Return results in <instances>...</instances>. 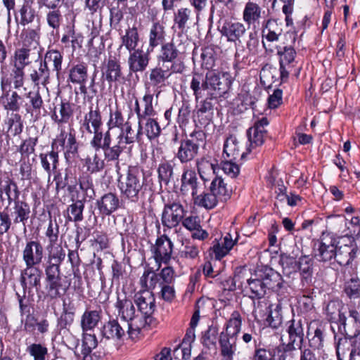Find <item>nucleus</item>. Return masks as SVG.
I'll use <instances>...</instances> for the list:
<instances>
[{"label": "nucleus", "instance_id": "obj_1", "mask_svg": "<svg viewBox=\"0 0 360 360\" xmlns=\"http://www.w3.org/2000/svg\"><path fill=\"white\" fill-rule=\"evenodd\" d=\"M231 84L232 78L229 73L207 71L205 76L202 73L194 72L190 87L198 101L205 95L210 99L221 96L229 90Z\"/></svg>", "mask_w": 360, "mask_h": 360}, {"label": "nucleus", "instance_id": "obj_2", "mask_svg": "<svg viewBox=\"0 0 360 360\" xmlns=\"http://www.w3.org/2000/svg\"><path fill=\"white\" fill-rule=\"evenodd\" d=\"M145 179L135 167H129L124 176L118 180V187L123 198L137 202L144 195Z\"/></svg>", "mask_w": 360, "mask_h": 360}, {"label": "nucleus", "instance_id": "obj_3", "mask_svg": "<svg viewBox=\"0 0 360 360\" xmlns=\"http://www.w3.org/2000/svg\"><path fill=\"white\" fill-rule=\"evenodd\" d=\"M186 212V208L180 202L174 201L165 204L161 215L164 229H171L179 226Z\"/></svg>", "mask_w": 360, "mask_h": 360}, {"label": "nucleus", "instance_id": "obj_4", "mask_svg": "<svg viewBox=\"0 0 360 360\" xmlns=\"http://www.w3.org/2000/svg\"><path fill=\"white\" fill-rule=\"evenodd\" d=\"M344 307L339 309L338 323L347 337H354L360 333V314L354 307L349 308L348 315Z\"/></svg>", "mask_w": 360, "mask_h": 360}, {"label": "nucleus", "instance_id": "obj_5", "mask_svg": "<svg viewBox=\"0 0 360 360\" xmlns=\"http://www.w3.org/2000/svg\"><path fill=\"white\" fill-rule=\"evenodd\" d=\"M337 240L330 235L323 236L314 245V258L321 262H330L335 257Z\"/></svg>", "mask_w": 360, "mask_h": 360}, {"label": "nucleus", "instance_id": "obj_6", "mask_svg": "<svg viewBox=\"0 0 360 360\" xmlns=\"http://www.w3.org/2000/svg\"><path fill=\"white\" fill-rule=\"evenodd\" d=\"M205 181L199 179L195 171L185 169L181 175L180 191L183 194L190 193L193 199L205 189Z\"/></svg>", "mask_w": 360, "mask_h": 360}, {"label": "nucleus", "instance_id": "obj_7", "mask_svg": "<svg viewBox=\"0 0 360 360\" xmlns=\"http://www.w3.org/2000/svg\"><path fill=\"white\" fill-rule=\"evenodd\" d=\"M44 257V248L39 240L27 241L22 252V261L25 266L39 265Z\"/></svg>", "mask_w": 360, "mask_h": 360}, {"label": "nucleus", "instance_id": "obj_8", "mask_svg": "<svg viewBox=\"0 0 360 360\" xmlns=\"http://www.w3.org/2000/svg\"><path fill=\"white\" fill-rule=\"evenodd\" d=\"M173 250V243L166 235L158 238L155 244L152 246L151 251L158 264V269L160 268L161 262L167 264L171 259Z\"/></svg>", "mask_w": 360, "mask_h": 360}, {"label": "nucleus", "instance_id": "obj_9", "mask_svg": "<svg viewBox=\"0 0 360 360\" xmlns=\"http://www.w3.org/2000/svg\"><path fill=\"white\" fill-rule=\"evenodd\" d=\"M42 271L37 266H25V268L21 271L20 282V285L25 292L28 290L30 292L32 288L37 291L41 286V278Z\"/></svg>", "mask_w": 360, "mask_h": 360}, {"label": "nucleus", "instance_id": "obj_10", "mask_svg": "<svg viewBox=\"0 0 360 360\" xmlns=\"http://www.w3.org/2000/svg\"><path fill=\"white\" fill-rule=\"evenodd\" d=\"M269 124V121L266 117H262L261 120L256 122L253 127H250L248 131L247 135L250 145L247 148L248 153L252 148H255L262 146L264 142V137L266 134V130L264 129Z\"/></svg>", "mask_w": 360, "mask_h": 360}, {"label": "nucleus", "instance_id": "obj_11", "mask_svg": "<svg viewBox=\"0 0 360 360\" xmlns=\"http://www.w3.org/2000/svg\"><path fill=\"white\" fill-rule=\"evenodd\" d=\"M129 53L127 64L129 72L133 73L144 72L150 59L149 53L140 49Z\"/></svg>", "mask_w": 360, "mask_h": 360}, {"label": "nucleus", "instance_id": "obj_12", "mask_svg": "<svg viewBox=\"0 0 360 360\" xmlns=\"http://www.w3.org/2000/svg\"><path fill=\"white\" fill-rule=\"evenodd\" d=\"M256 276L263 281L267 290L278 291L282 288V276L270 267L264 266L257 269Z\"/></svg>", "mask_w": 360, "mask_h": 360}, {"label": "nucleus", "instance_id": "obj_13", "mask_svg": "<svg viewBox=\"0 0 360 360\" xmlns=\"http://www.w3.org/2000/svg\"><path fill=\"white\" fill-rule=\"evenodd\" d=\"M102 77L111 86L112 82H120L124 79L122 68L118 59L110 57L103 64L102 69Z\"/></svg>", "mask_w": 360, "mask_h": 360}, {"label": "nucleus", "instance_id": "obj_14", "mask_svg": "<svg viewBox=\"0 0 360 360\" xmlns=\"http://www.w3.org/2000/svg\"><path fill=\"white\" fill-rule=\"evenodd\" d=\"M135 302L140 313L146 318H151L155 309V300L151 292L143 290L135 295Z\"/></svg>", "mask_w": 360, "mask_h": 360}, {"label": "nucleus", "instance_id": "obj_15", "mask_svg": "<svg viewBox=\"0 0 360 360\" xmlns=\"http://www.w3.org/2000/svg\"><path fill=\"white\" fill-rule=\"evenodd\" d=\"M278 54L280 56V74L282 81H285L288 78L289 74L291 72L293 65L292 63L295 60L296 52L291 46H285L283 49L278 51Z\"/></svg>", "mask_w": 360, "mask_h": 360}, {"label": "nucleus", "instance_id": "obj_16", "mask_svg": "<svg viewBox=\"0 0 360 360\" xmlns=\"http://www.w3.org/2000/svg\"><path fill=\"white\" fill-rule=\"evenodd\" d=\"M142 122L138 121V129L135 131L129 122H126L124 124L120 127V133L117 136V139L120 140L126 146L129 144L140 141L141 136L143 134Z\"/></svg>", "mask_w": 360, "mask_h": 360}, {"label": "nucleus", "instance_id": "obj_17", "mask_svg": "<svg viewBox=\"0 0 360 360\" xmlns=\"http://www.w3.org/2000/svg\"><path fill=\"white\" fill-rule=\"evenodd\" d=\"M102 126V117L98 108H94L91 106L89 111L84 115L83 120L80 122V129L83 132H86L91 130L101 129Z\"/></svg>", "mask_w": 360, "mask_h": 360}, {"label": "nucleus", "instance_id": "obj_18", "mask_svg": "<svg viewBox=\"0 0 360 360\" xmlns=\"http://www.w3.org/2000/svg\"><path fill=\"white\" fill-rule=\"evenodd\" d=\"M120 199L114 193H107L97 200L96 205L99 213L102 215L109 216L120 207Z\"/></svg>", "mask_w": 360, "mask_h": 360}, {"label": "nucleus", "instance_id": "obj_19", "mask_svg": "<svg viewBox=\"0 0 360 360\" xmlns=\"http://www.w3.org/2000/svg\"><path fill=\"white\" fill-rule=\"evenodd\" d=\"M221 34L226 37L227 41L236 45L241 42V39L246 33L245 25L239 22L225 23L221 30Z\"/></svg>", "mask_w": 360, "mask_h": 360}, {"label": "nucleus", "instance_id": "obj_20", "mask_svg": "<svg viewBox=\"0 0 360 360\" xmlns=\"http://www.w3.org/2000/svg\"><path fill=\"white\" fill-rule=\"evenodd\" d=\"M290 341L288 343L287 348H295L298 347L302 349V345L304 340V329L301 320L292 319L290 321L288 328Z\"/></svg>", "mask_w": 360, "mask_h": 360}, {"label": "nucleus", "instance_id": "obj_21", "mask_svg": "<svg viewBox=\"0 0 360 360\" xmlns=\"http://www.w3.org/2000/svg\"><path fill=\"white\" fill-rule=\"evenodd\" d=\"M57 146H60L65 149V155H74L77 153L78 145L75 135L72 132L67 133L62 130L52 143L53 148H57Z\"/></svg>", "mask_w": 360, "mask_h": 360}, {"label": "nucleus", "instance_id": "obj_22", "mask_svg": "<svg viewBox=\"0 0 360 360\" xmlns=\"http://www.w3.org/2000/svg\"><path fill=\"white\" fill-rule=\"evenodd\" d=\"M126 323L121 325L117 320L112 319L105 323L101 329L103 337L107 339H112L115 340H121L126 334L127 329Z\"/></svg>", "mask_w": 360, "mask_h": 360}, {"label": "nucleus", "instance_id": "obj_23", "mask_svg": "<svg viewBox=\"0 0 360 360\" xmlns=\"http://www.w3.org/2000/svg\"><path fill=\"white\" fill-rule=\"evenodd\" d=\"M209 191L212 192L220 202L228 200L233 191L231 186L222 177L217 176L212 180Z\"/></svg>", "mask_w": 360, "mask_h": 360}, {"label": "nucleus", "instance_id": "obj_24", "mask_svg": "<svg viewBox=\"0 0 360 360\" xmlns=\"http://www.w3.org/2000/svg\"><path fill=\"white\" fill-rule=\"evenodd\" d=\"M115 306L117 310L118 316L121 317L124 323L131 320L136 314L135 307L132 301L128 299L125 295L117 296Z\"/></svg>", "mask_w": 360, "mask_h": 360}, {"label": "nucleus", "instance_id": "obj_25", "mask_svg": "<svg viewBox=\"0 0 360 360\" xmlns=\"http://www.w3.org/2000/svg\"><path fill=\"white\" fill-rule=\"evenodd\" d=\"M4 123L6 127L7 136H17L22 132L24 123L19 113L7 112Z\"/></svg>", "mask_w": 360, "mask_h": 360}, {"label": "nucleus", "instance_id": "obj_26", "mask_svg": "<svg viewBox=\"0 0 360 360\" xmlns=\"http://www.w3.org/2000/svg\"><path fill=\"white\" fill-rule=\"evenodd\" d=\"M150 322L151 318H146L143 314L139 316L135 314L131 320L125 323L129 338L132 340L137 338L141 329L146 325H149Z\"/></svg>", "mask_w": 360, "mask_h": 360}, {"label": "nucleus", "instance_id": "obj_27", "mask_svg": "<svg viewBox=\"0 0 360 360\" xmlns=\"http://www.w3.org/2000/svg\"><path fill=\"white\" fill-rule=\"evenodd\" d=\"M220 352L224 360H233L236 350V338L221 333L219 337Z\"/></svg>", "mask_w": 360, "mask_h": 360}, {"label": "nucleus", "instance_id": "obj_28", "mask_svg": "<svg viewBox=\"0 0 360 360\" xmlns=\"http://www.w3.org/2000/svg\"><path fill=\"white\" fill-rule=\"evenodd\" d=\"M247 290L250 291L252 299H261L265 296L267 289L263 281L256 276V271L247 281Z\"/></svg>", "mask_w": 360, "mask_h": 360}, {"label": "nucleus", "instance_id": "obj_29", "mask_svg": "<svg viewBox=\"0 0 360 360\" xmlns=\"http://www.w3.org/2000/svg\"><path fill=\"white\" fill-rule=\"evenodd\" d=\"M356 255V247L352 243L337 246L334 259L342 266L348 265Z\"/></svg>", "mask_w": 360, "mask_h": 360}, {"label": "nucleus", "instance_id": "obj_30", "mask_svg": "<svg viewBox=\"0 0 360 360\" xmlns=\"http://www.w3.org/2000/svg\"><path fill=\"white\" fill-rule=\"evenodd\" d=\"M29 76L34 86H39V84L45 86L49 83L50 70L46 62L41 60L38 66L32 70Z\"/></svg>", "mask_w": 360, "mask_h": 360}, {"label": "nucleus", "instance_id": "obj_31", "mask_svg": "<svg viewBox=\"0 0 360 360\" xmlns=\"http://www.w3.org/2000/svg\"><path fill=\"white\" fill-rule=\"evenodd\" d=\"M139 39L137 27L136 26L128 27L121 37L120 49L124 46L129 52L136 50Z\"/></svg>", "mask_w": 360, "mask_h": 360}, {"label": "nucleus", "instance_id": "obj_32", "mask_svg": "<svg viewBox=\"0 0 360 360\" xmlns=\"http://www.w3.org/2000/svg\"><path fill=\"white\" fill-rule=\"evenodd\" d=\"M171 77L169 65L158 63V65L152 69L149 75L150 82L154 86L165 85V81Z\"/></svg>", "mask_w": 360, "mask_h": 360}, {"label": "nucleus", "instance_id": "obj_33", "mask_svg": "<svg viewBox=\"0 0 360 360\" xmlns=\"http://www.w3.org/2000/svg\"><path fill=\"white\" fill-rule=\"evenodd\" d=\"M198 150L193 143H187L184 140L181 141L178 149L176 157L181 163H186L191 161L197 155Z\"/></svg>", "mask_w": 360, "mask_h": 360}, {"label": "nucleus", "instance_id": "obj_34", "mask_svg": "<svg viewBox=\"0 0 360 360\" xmlns=\"http://www.w3.org/2000/svg\"><path fill=\"white\" fill-rule=\"evenodd\" d=\"M280 264L282 266L284 276L295 279L298 275L297 261L293 257L282 255L280 259Z\"/></svg>", "mask_w": 360, "mask_h": 360}, {"label": "nucleus", "instance_id": "obj_35", "mask_svg": "<svg viewBox=\"0 0 360 360\" xmlns=\"http://www.w3.org/2000/svg\"><path fill=\"white\" fill-rule=\"evenodd\" d=\"M238 141L235 136L231 135L229 136L224 145V155L225 154L227 158L231 160H237L238 158L243 159L246 155L243 152L240 153V148Z\"/></svg>", "mask_w": 360, "mask_h": 360}, {"label": "nucleus", "instance_id": "obj_36", "mask_svg": "<svg viewBox=\"0 0 360 360\" xmlns=\"http://www.w3.org/2000/svg\"><path fill=\"white\" fill-rule=\"evenodd\" d=\"M46 297L53 300L63 296L67 288L62 283V278L46 281Z\"/></svg>", "mask_w": 360, "mask_h": 360}, {"label": "nucleus", "instance_id": "obj_37", "mask_svg": "<svg viewBox=\"0 0 360 360\" xmlns=\"http://www.w3.org/2000/svg\"><path fill=\"white\" fill-rule=\"evenodd\" d=\"M41 167L48 174L49 179L51 177V172L57 169L58 163V152L54 150V148L49 153H41L39 155Z\"/></svg>", "mask_w": 360, "mask_h": 360}, {"label": "nucleus", "instance_id": "obj_38", "mask_svg": "<svg viewBox=\"0 0 360 360\" xmlns=\"http://www.w3.org/2000/svg\"><path fill=\"white\" fill-rule=\"evenodd\" d=\"M352 342L348 337L340 338L335 344L338 360H354L355 356L352 354Z\"/></svg>", "mask_w": 360, "mask_h": 360}, {"label": "nucleus", "instance_id": "obj_39", "mask_svg": "<svg viewBox=\"0 0 360 360\" xmlns=\"http://www.w3.org/2000/svg\"><path fill=\"white\" fill-rule=\"evenodd\" d=\"M193 203L199 207H204L207 210L213 209L220 200L215 195L209 191L205 193L204 190L198 193V195L193 199Z\"/></svg>", "mask_w": 360, "mask_h": 360}, {"label": "nucleus", "instance_id": "obj_40", "mask_svg": "<svg viewBox=\"0 0 360 360\" xmlns=\"http://www.w3.org/2000/svg\"><path fill=\"white\" fill-rule=\"evenodd\" d=\"M283 34L282 24L277 20L270 19L266 22L265 28L263 30V35L269 41H276Z\"/></svg>", "mask_w": 360, "mask_h": 360}, {"label": "nucleus", "instance_id": "obj_41", "mask_svg": "<svg viewBox=\"0 0 360 360\" xmlns=\"http://www.w3.org/2000/svg\"><path fill=\"white\" fill-rule=\"evenodd\" d=\"M69 78L74 84H84L88 78L87 65L81 63L73 65L70 70Z\"/></svg>", "mask_w": 360, "mask_h": 360}, {"label": "nucleus", "instance_id": "obj_42", "mask_svg": "<svg viewBox=\"0 0 360 360\" xmlns=\"http://www.w3.org/2000/svg\"><path fill=\"white\" fill-rule=\"evenodd\" d=\"M165 27L158 22H154L150 30L149 46L152 49L162 44L165 39Z\"/></svg>", "mask_w": 360, "mask_h": 360}, {"label": "nucleus", "instance_id": "obj_43", "mask_svg": "<svg viewBox=\"0 0 360 360\" xmlns=\"http://www.w3.org/2000/svg\"><path fill=\"white\" fill-rule=\"evenodd\" d=\"M72 114L73 110L71 104L68 102H61L58 108L55 107L52 118L58 124L67 123Z\"/></svg>", "mask_w": 360, "mask_h": 360}, {"label": "nucleus", "instance_id": "obj_44", "mask_svg": "<svg viewBox=\"0 0 360 360\" xmlns=\"http://www.w3.org/2000/svg\"><path fill=\"white\" fill-rule=\"evenodd\" d=\"M30 205L26 202L15 200L13 207L14 223H22L25 225V221L30 217Z\"/></svg>", "mask_w": 360, "mask_h": 360}, {"label": "nucleus", "instance_id": "obj_45", "mask_svg": "<svg viewBox=\"0 0 360 360\" xmlns=\"http://www.w3.org/2000/svg\"><path fill=\"white\" fill-rule=\"evenodd\" d=\"M142 287L148 290H154L160 287V280L158 274H156L152 268L146 269L140 278Z\"/></svg>", "mask_w": 360, "mask_h": 360}, {"label": "nucleus", "instance_id": "obj_46", "mask_svg": "<svg viewBox=\"0 0 360 360\" xmlns=\"http://www.w3.org/2000/svg\"><path fill=\"white\" fill-rule=\"evenodd\" d=\"M298 272L302 281L308 282L313 274V260L309 255H302L297 261Z\"/></svg>", "mask_w": 360, "mask_h": 360}, {"label": "nucleus", "instance_id": "obj_47", "mask_svg": "<svg viewBox=\"0 0 360 360\" xmlns=\"http://www.w3.org/2000/svg\"><path fill=\"white\" fill-rule=\"evenodd\" d=\"M20 100L21 97L16 91H12L11 94L7 92L1 97L4 108L8 112L11 111V112H18L20 110Z\"/></svg>", "mask_w": 360, "mask_h": 360}, {"label": "nucleus", "instance_id": "obj_48", "mask_svg": "<svg viewBox=\"0 0 360 360\" xmlns=\"http://www.w3.org/2000/svg\"><path fill=\"white\" fill-rule=\"evenodd\" d=\"M242 325V317L238 311H233L226 325V333L224 335L236 338L240 331Z\"/></svg>", "mask_w": 360, "mask_h": 360}, {"label": "nucleus", "instance_id": "obj_49", "mask_svg": "<svg viewBox=\"0 0 360 360\" xmlns=\"http://www.w3.org/2000/svg\"><path fill=\"white\" fill-rule=\"evenodd\" d=\"M261 17V8L256 3L248 1L245 6L243 18L248 25L255 23Z\"/></svg>", "mask_w": 360, "mask_h": 360}, {"label": "nucleus", "instance_id": "obj_50", "mask_svg": "<svg viewBox=\"0 0 360 360\" xmlns=\"http://www.w3.org/2000/svg\"><path fill=\"white\" fill-rule=\"evenodd\" d=\"M100 152L94 153L87 156L85 159L86 169L90 173H96L101 171L105 167V162Z\"/></svg>", "mask_w": 360, "mask_h": 360}, {"label": "nucleus", "instance_id": "obj_51", "mask_svg": "<svg viewBox=\"0 0 360 360\" xmlns=\"http://www.w3.org/2000/svg\"><path fill=\"white\" fill-rule=\"evenodd\" d=\"M179 55V51L172 42H168L162 45L160 55L158 56L159 63H171L175 60Z\"/></svg>", "mask_w": 360, "mask_h": 360}, {"label": "nucleus", "instance_id": "obj_52", "mask_svg": "<svg viewBox=\"0 0 360 360\" xmlns=\"http://www.w3.org/2000/svg\"><path fill=\"white\" fill-rule=\"evenodd\" d=\"M200 304H203V302L201 300H198L196 303L195 312L190 322V328L187 330L186 333L183 340V343L188 344L189 346L195 339L194 330L195 328L197 326L200 319Z\"/></svg>", "mask_w": 360, "mask_h": 360}, {"label": "nucleus", "instance_id": "obj_53", "mask_svg": "<svg viewBox=\"0 0 360 360\" xmlns=\"http://www.w3.org/2000/svg\"><path fill=\"white\" fill-rule=\"evenodd\" d=\"M126 148L127 146L124 143L116 139V143L113 145L108 146V147L103 148L102 150L108 161H115L119 159L120 154Z\"/></svg>", "mask_w": 360, "mask_h": 360}, {"label": "nucleus", "instance_id": "obj_54", "mask_svg": "<svg viewBox=\"0 0 360 360\" xmlns=\"http://www.w3.org/2000/svg\"><path fill=\"white\" fill-rule=\"evenodd\" d=\"M100 314L96 310L86 311L82 316L81 325L83 330H91L100 321Z\"/></svg>", "mask_w": 360, "mask_h": 360}, {"label": "nucleus", "instance_id": "obj_55", "mask_svg": "<svg viewBox=\"0 0 360 360\" xmlns=\"http://www.w3.org/2000/svg\"><path fill=\"white\" fill-rule=\"evenodd\" d=\"M32 4V1L25 0L19 10L20 15V23L22 25L32 22L35 18L36 13Z\"/></svg>", "mask_w": 360, "mask_h": 360}, {"label": "nucleus", "instance_id": "obj_56", "mask_svg": "<svg viewBox=\"0 0 360 360\" xmlns=\"http://www.w3.org/2000/svg\"><path fill=\"white\" fill-rule=\"evenodd\" d=\"M30 49L25 47L15 50L11 65L25 69L30 63Z\"/></svg>", "mask_w": 360, "mask_h": 360}, {"label": "nucleus", "instance_id": "obj_57", "mask_svg": "<svg viewBox=\"0 0 360 360\" xmlns=\"http://www.w3.org/2000/svg\"><path fill=\"white\" fill-rule=\"evenodd\" d=\"M63 55L58 50H49L48 51L44 56L43 62L51 63L53 65V70L56 72L58 75L60 71L62 69Z\"/></svg>", "mask_w": 360, "mask_h": 360}, {"label": "nucleus", "instance_id": "obj_58", "mask_svg": "<svg viewBox=\"0 0 360 360\" xmlns=\"http://www.w3.org/2000/svg\"><path fill=\"white\" fill-rule=\"evenodd\" d=\"M84 204L82 200H77L68 208V212H70L71 215L68 217V221H73L75 222L81 221L83 220V210Z\"/></svg>", "mask_w": 360, "mask_h": 360}, {"label": "nucleus", "instance_id": "obj_59", "mask_svg": "<svg viewBox=\"0 0 360 360\" xmlns=\"http://www.w3.org/2000/svg\"><path fill=\"white\" fill-rule=\"evenodd\" d=\"M158 173L160 183L167 185L173 176V167L168 162H162L158 166Z\"/></svg>", "mask_w": 360, "mask_h": 360}, {"label": "nucleus", "instance_id": "obj_60", "mask_svg": "<svg viewBox=\"0 0 360 360\" xmlns=\"http://www.w3.org/2000/svg\"><path fill=\"white\" fill-rule=\"evenodd\" d=\"M51 247L49 250V255L47 262L58 264L60 265L65 258L66 254L61 245L53 246L49 245V248Z\"/></svg>", "mask_w": 360, "mask_h": 360}, {"label": "nucleus", "instance_id": "obj_61", "mask_svg": "<svg viewBox=\"0 0 360 360\" xmlns=\"http://www.w3.org/2000/svg\"><path fill=\"white\" fill-rule=\"evenodd\" d=\"M202 68L207 71H213L212 68L215 65L214 51L212 48L206 47L202 49L201 53Z\"/></svg>", "mask_w": 360, "mask_h": 360}, {"label": "nucleus", "instance_id": "obj_62", "mask_svg": "<svg viewBox=\"0 0 360 360\" xmlns=\"http://www.w3.org/2000/svg\"><path fill=\"white\" fill-rule=\"evenodd\" d=\"M153 94H151L149 90H147L142 98V105L143 108L142 110L143 122L146 120V117L153 116L155 113L153 105Z\"/></svg>", "mask_w": 360, "mask_h": 360}, {"label": "nucleus", "instance_id": "obj_63", "mask_svg": "<svg viewBox=\"0 0 360 360\" xmlns=\"http://www.w3.org/2000/svg\"><path fill=\"white\" fill-rule=\"evenodd\" d=\"M345 291L349 298L360 297V280L352 278L345 284Z\"/></svg>", "mask_w": 360, "mask_h": 360}, {"label": "nucleus", "instance_id": "obj_64", "mask_svg": "<svg viewBox=\"0 0 360 360\" xmlns=\"http://www.w3.org/2000/svg\"><path fill=\"white\" fill-rule=\"evenodd\" d=\"M27 351L34 357V360H45L48 354V349L45 346L37 343L30 345L27 348Z\"/></svg>", "mask_w": 360, "mask_h": 360}]
</instances>
